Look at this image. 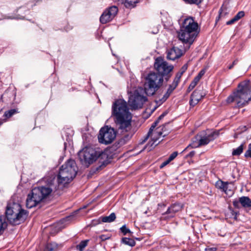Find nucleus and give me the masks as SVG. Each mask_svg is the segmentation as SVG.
<instances>
[{
  "label": "nucleus",
  "mask_w": 251,
  "mask_h": 251,
  "mask_svg": "<svg viewBox=\"0 0 251 251\" xmlns=\"http://www.w3.org/2000/svg\"><path fill=\"white\" fill-rule=\"evenodd\" d=\"M164 81L163 76L155 72L149 73L145 77L144 85L145 93L148 96H153L162 86Z\"/></svg>",
  "instance_id": "nucleus-7"
},
{
  "label": "nucleus",
  "mask_w": 251,
  "mask_h": 251,
  "mask_svg": "<svg viewBox=\"0 0 251 251\" xmlns=\"http://www.w3.org/2000/svg\"><path fill=\"white\" fill-rule=\"evenodd\" d=\"M170 162V161L169 160V159H168L167 160L165 161L164 162H163L161 165H160V168H163L164 167H165V166H166L167 164H168Z\"/></svg>",
  "instance_id": "nucleus-42"
},
{
  "label": "nucleus",
  "mask_w": 251,
  "mask_h": 251,
  "mask_svg": "<svg viewBox=\"0 0 251 251\" xmlns=\"http://www.w3.org/2000/svg\"><path fill=\"white\" fill-rule=\"evenodd\" d=\"M243 150V145H241L239 147H238L235 150H234L232 151V155H240L242 152Z\"/></svg>",
  "instance_id": "nucleus-29"
},
{
  "label": "nucleus",
  "mask_w": 251,
  "mask_h": 251,
  "mask_svg": "<svg viewBox=\"0 0 251 251\" xmlns=\"http://www.w3.org/2000/svg\"><path fill=\"white\" fill-rule=\"evenodd\" d=\"M181 27L185 29L198 33L197 31L198 28V23L195 22L191 17L185 19Z\"/></svg>",
  "instance_id": "nucleus-15"
},
{
  "label": "nucleus",
  "mask_w": 251,
  "mask_h": 251,
  "mask_svg": "<svg viewBox=\"0 0 251 251\" xmlns=\"http://www.w3.org/2000/svg\"><path fill=\"white\" fill-rule=\"evenodd\" d=\"M147 100V99L146 97L141 95L138 92L135 91L134 94L129 97L128 104L132 109L141 108Z\"/></svg>",
  "instance_id": "nucleus-11"
},
{
  "label": "nucleus",
  "mask_w": 251,
  "mask_h": 251,
  "mask_svg": "<svg viewBox=\"0 0 251 251\" xmlns=\"http://www.w3.org/2000/svg\"><path fill=\"white\" fill-rule=\"evenodd\" d=\"M178 153L176 151H175L173 153H172L170 156L169 157L168 159L171 162L173 160H174L177 155Z\"/></svg>",
  "instance_id": "nucleus-34"
},
{
  "label": "nucleus",
  "mask_w": 251,
  "mask_h": 251,
  "mask_svg": "<svg viewBox=\"0 0 251 251\" xmlns=\"http://www.w3.org/2000/svg\"><path fill=\"white\" fill-rule=\"evenodd\" d=\"M88 240L82 241L78 245L76 246L77 250L80 251H82L83 249L86 247L88 244Z\"/></svg>",
  "instance_id": "nucleus-28"
},
{
  "label": "nucleus",
  "mask_w": 251,
  "mask_h": 251,
  "mask_svg": "<svg viewBox=\"0 0 251 251\" xmlns=\"http://www.w3.org/2000/svg\"><path fill=\"white\" fill-rule=\"evenodd\" d=\"M138 0H125L124 5L128 8H132L136 6Z\"/></svg>",
  "instance_id": "nucleus-24"
},
{
  "label": "nucleus",
  "mask_w": 251,
  "mask_h": 251,
  "mask_svg": "<svg viewBox=\"0 0 251 251\" xmlns=\"http://www.w3.org/2000/svg\"><path fill=\"white\" fill-rule=\"evenodd\" d=\"M184 52L185 51L183 50H180L177 47H173L167 51V57L168 59L175 60L180 57Z\"/></svg>",
  "instance_id": "nucleus-16"
},
{
  "label": "nucleus",
  "mask_w": 251,
  "mask_h": 251,
  "mask_svg": "<svg viewBox=\"0 0 251 251\" xmlns=\"http://www.w3.org/2000/svg\"><path fill=\"white\" fill-rule=\"evenodd\" d=\"M197 35L198 33L185 29L181 27L178 32L179 39L184 43L189 44L188 48L190 45L192 44Z\"/></svg>",
  "instance_id": "nucleus-12"
},
{
  "label": "nucleus",
  "mask_w": 251,
  "mask_h": 251,
  "mask_svg": "<svg viewBox=\"0 0 251 251\" xmlns=\"http://www.w3.org/2000/svg\"><path fill=\"white\" fill-rule=\"evenodd\" d=\"M237 62H238L237 60H234V61L233 62V63H232V65L233 66L235 65V64H237Z\"/></svg>",
  "instance_id": "nucleus-48"
},
{
  "label": "nucleus",
  "mask_w": 251,
  "mask_h": 251,
  "mask_svg": "<svg viewBox=\"0 0 251 251\" xmlns=\"http://www.w3.org/2000/svg\"><path fill=\"white\" fill-rule=\"evenodd\" d=\"M179 80H180V79L179 78H177L176 77H175L174 80V82H173V84H176V86H177L179 82Z\"/></svg>",
  "instance_id": "nucleus-44"
},
{
  "label": "nucleus",
  "mask_w": 251,
  "mask_h": 251,
  "mask_svg": "<svg viewBox=\"0 0 251 251\" xmlns=\"http://www.w3.org/2000/svg\"><path fill=\"white\" fill-rule=\"evenodd\" d=\"M116 1L118 2H120L121 3H123L124 0H115Z\"/></svg>",
  "instance_id": "nucleus-47"
},
{
  "label": "nucleus",
  "mask_w": 251,
  "mask_h": 251,
  "mask_svg": "<svg viewBox=\"0 0 251 251\" xmlns=\"http://www.w3.org/2000/svg\"><path fill=\"white\" fill-rule=\"evenodd\" d=\"M167 114V113L164 112L162 113L157 119L156 121H158V122L159 123V121L162 119Z\"/></svg>",
  "instance_id": "nucleus-43"
},
{
  "label": "nucleus",
  "mask_w": 251,
  "mask_h": 251,
  "mask_svg": "<svg viewBox=\"0 0 251 251\" xmlns=\"http://www.w3.org/2000/svg\"><path fill=\"white\" fill-rule=\"evenodd\" d=\"M187 67L188 66L187 64L184 65L181 68L179 72L182 73V74H183L187 70Z\"/></svg>",
  "instance_id": "nucleus-41"
},
{
  "label": "nucleus",
  "mask_w": 251,
  "mask_h": 251,
  "mask_svg": "<svg viewBox=\"0 0 251 251\" xmlns=\"http://www.w3.org/2000/svg\"><path fill=\"white\" fill-rule=\"evenodd\" d=\"M154 68L162 76L167 75L171 72L174 67L173 65H169L166 61L161 57H157L154 62Z\"/></svg>",
  "instance_id": "nucleus-10"
},
{
  "label": "nucleus",
  "mask_w": 251,
  "mask_h": 251,
  "mask_svg": "<svg viewBox=\"0 0 251 251\" xmlns=\"http://www.w3.org/2000/svg\"><path fill=\"white\" fill-rule=\"evenodd\" d=\"M5 215L10 225L16 226L25 221L28 216V212L23 209L20 203L11 199L6 207Z\"/></svg>",
  "instance_id": "nucleus-2"
},
{
  "label": "nucleus",
  "mask_w": 251,
  "mask_h": 251,
  "mask_svg": "<svg viewBox=\"0 0 251 251\" xmlns=\"http://www.w3.org/2000/svg\"><path fill=\"white\" fill-rule=\"evenodd\" d=\"M57 248V245L55 243H48L46 248V251H53Z\"/></svg>",
  "instance_id": "nucleus-27"
},
{
  "label": "nucleus",
  "mask_w": 251,
  "mask_h": 251,
  "mask_svg": "<svg viewBox=\"0 0 251 251\" xmlns=\"http://www.w3.org/2000/svg\"><path fill=\"white\" fill-rule=\"evenodd\" d=\"M72 216H68L66 218L67 219H70L72 218Z\"/></svg>",
  "instance_id": "nucleus-50"
},
{
  "label": "nucleus",
  "mask_w": 251,
  "mask_h": 251,
  "mask_svg": "<svg viewBox=\"0 0 251 251\" xmlns=\"http://www.w3.org/2000/svg\"><path fill=\"white\" fill-rule=\"evenodd\" d=\"M245 156L246 157H251V144L249 145L248 150L245 152Z\"/></svg>",
  "instance_id": "nucleus-35"
},
{
  "label": "nucleus",
  "mask_w": 251,
  "mask_h": 251,
  "mask_svg": "<svg viewBox=\"0 0 251 251\" xmlns=\"http://www.w3.org/2000/svg\"><path fill=\"white\" fill-rule=\"evenodd\" d=\"M81 163L88 167L98 159H104L107 158V154L100 148L86 147L80 151L78 153Z\"/></svg>",
  "instance_id": "nucleus-4"
},
{
  "label": "nucleus",
  "mask_w": 251,
  "mask_h": 251,
  "mask_svg": "<svg viewBox=\"0 0 251 251\" xmlns=\"http://www.w3.org/2000/svg\"><path fill=\"white\" fill-rule=\"evenodd\" d=\"M240 202H239V200L238 201H234L233 202V204L234 206L236 208H239L240 207Z\"/></svg>",
  "instance_id": "nucleus-40"
},
{
  "label": "nucleus",
  "mask_w": 251,
  "mask_h": 251,
  "mask_svg": "<svg viewBox=\"0 0 251 251\" xmlns=\"http://www.w3.org/2000/svg\"><path fill=\"white\" fill-rule=\"evenodd\" d=\"M166 135V134H164L163 135V136H165Z\"/></svg>",
  "instance_id": "nucleus-53"
},
{
  "label": "nucleus",
  "mask_w": 251,
  "mask_h": 251,
  "mask_svg": "<svg viewBox=\"0 0 251 251\" xmlns=\"http://www.w3.org/2000/svg\"><path fill=\"white\" fill-rule=\"evenodd\" d=\"M176 87V84H174L172 83L171 85H170L167 92L163 95V97L161 99H159L158 100H156L157 104L160 105L165 101Z\"/></svg>",
  "instance_id": "nucleus-19"
},
{
  "label": "nucleus",
  "mask_w": 251,
  "mask_h": 251,
  "mask_svg": "<svg viewBox=\"0 0 251 251\" xmlns=\"http://www.w3.org/2000/svg\"><path fill=\"white\" fill-rule=\"evenodd\" d=\"M161 129L160 127L157 128L152 135L149 136L151 138V140L149 142L147 146V147H149V150H151L159 144V142H157L160 137L163 135V132L160 131Z\"/></svg>",
  "instance_id": "nucleus-14"
},
{
  "label": "nucleus",
  "mask_w": 251,
  "mask_h": 251,
  "mask_svg": "<svg viewBox=\"0 0 251 251\" xmlns=\"http://www.w3.org/2000/svg\"><path fill=\"white\" fill-rule=\"evenodd\" d=\"M183 207V205L181 203H176L172 204L163 214H172L171 217H174V214L180 211Z\"/></svg>",
  "instance_id": "nucleus-18"
},
{
  "label": "nucleus",
  "mask_w": 251,
  "mask_h": 251,
  "mask_svg": "<svg viewBox=\"0 0 251 251\" xmlns=\"http://www.w3.org/2000/svg\"><path fill=\"white\" fill-rule=\"evenodd\" d=\"M182 75H183V74H182V73H180V72H179V73H178L176 75V78H177H177L180 79V78H181V76H182Z\"/></svg>",
  "instance_id": "nucleus-46"
},
{
  "label": "nucleus",
  "mask_w": 251,
  "mask_h": 251,
  "mask_svg": "<svg viewBox=\"0 0 251 251\" xmlns=\"http://www.w3.org/2000/svg\"><path fill=\"white\" fill-rule=\"evenodd\" d=\"M238 20L236 19V18L235 17H234V18H233L232 19H231L230 20H229L226 22V25H229L233 24V23H234L235 22H236Z\"/></svg>",
  "instance_id": "nucleus-38"
},
{
  "label": "nucleus",
  "mask_w": 251,
  "mask_h": 251,
  "mask_svg": "<svg viewBox=\"0 0 251 251\" xmlns=\"http://www.w3.org/2000/svg\"><path fill=\"white\" fill-rule=\"evenodd\" d=\"M16 113L15 109H11L9 111H6L3 115L4 119H0V126L3 123L6 118L11 117L13 114Z\"/></svg>",
  "instance_id": "nucleus-23"
},
{
  "label": "nucleus",
  "mask_w": 251,
  "mask_h": 251,
  "mask_svg": "<svg viewBox=\"0 0 251 251\" xmlns=\"http://www.w3.org/2000/svg\"><path fill=\"white\" fill-rule=\"evenodd\" d=\"M116 219V215L114 213H112L108 216H105L102 218V221L104 223H111Z\"/></svg>",
  "instance_id": "nucleus-25"
},
{
  "label": "nucleus",
  "mask_w": 251,
  "mask_h": 251,
  "mask_svg": "<svg viewBox=\"0 0 251 251\" xmlns=\"http://www.w3.org/2000/svg\"><path fill=\"white\" fill-rule=\"evenodd\" d=\"M195 153V152L194 151H192L187 155V156L189 157H192L194 155Z\"/></svg>",
  "instance_id": "nucleus-45"
},
{
  "label": "nucleus",
  "mask_w": 251,
  "mask_h": 251,
  "mask_svg": "<svg viewBox=\"0 0 251 251\" xmlns=\"http://www.w3.org/2000/svg\"><path fill=\"white\" fill-rule=\"evenodd\" d=\"M116 135V132L114 128L107 126H104L100 130L98 136L99 141L100 143L107 145L112 142Z\"/></svg>",
  "instance_id": "nucleus-9"
},
{
  "label": "nucleus",
  "mask_w": 251,
  "mask_h": 251,
  "mask_svg": "<svg viewBox=\"0 0 251 251\" xmlns=\"http://www.w3.org/2000/svg\"><path fill=\"white\" fill-rule=\"evenodd\" d=\"M233 66L232 65H231L230 66H229L228 67V69H232L233 68Z\"/></svg>",
  "instance_id": "nucleus-49"
},
{
  "label": "nucleus",
  "mask_w": 251,
  "mask_h": 251,
  "mask_svg": "<svg viewBox=\"0 0 251 251\" xmlns=\"http://www.w3.org/2000/svg\"><path fill=\"white\" fill-rule=\"evenodd\" d=\"M239 202L242 207L249 208L251 207V200L246 196H242L239 198Z\"/></svg>",
  "instance_id": "nucleus-20"
},
{
  "label": "nucleus",
  "mask_w": 251,
  "mask_h": 251,
  "mask_svg": "<svg viewBox=\"0 0 251 251\" xmlns=\"http://www.w3.org/2000/svg\"><path fill=\"white\" fill-rule=\"evenodd\" d=\"M132 136L131 134H128L124 136L122 140H123L124 141H126L128 140Z\"/></svg>",
  "instance_id": "nucleus-39"
},
{
  "label": "nucleus",
  "mask_w": 251,
  "mask_h": 251,
  "mask_svg": "<svg viewBox=\"0 0 251 251\" xmlns=\"http://www.w3.org/2000/svg\"><path fill=\"white\" fill-rule=\"evenodd\" d=\"M121 232L124 234V235H126V234H127V233H130V230L127 228L126 226L125 225L124 226H123L121 228Z\"/></svg>",
  "instance_id": "nucleus-32"
},
{
  "label": "nucleus",
  "mask_w": 251,
  "mask_h": 251,
  "mask_svg": "<svg viewBox=\"0 0 251 251\" xmlns=\"http://www.w3.org/2000/svg\"><path fill=\"white\" fill-rule=\"evenodd\" d=\"M244 15L245 13L244 11H240L234 17L237 20H239L240 19L244 17Z\"/></svg>",
  "instance_id": "nucleus-33"
},
{
  "label": "nucleus",
  "mask_w": 251,
  "mask_h": 251,
  "mask_svg": "<svg viewBox=\"0 0 251 251\" xmlns=\"http://www.w3.org/2000/svg\"><path fill=\"white\" fill-rule=\"evenodd\" d=\"M122 242L123 244L130 247H133L135 245V242L133 239L126 237L123 238Z\"/></svg>",
  "instance_id": "nucleus-26"
},
{
  "label": "nucleus",
  "mask_w": 251,
  "mask_h": 251,
  "mask_svg": "<svg viewBox=\"0 0 251 251\" xmlns=\"http://www.w3.org/2000/svg\"><path fill=\"white\" fill-rule=\"evenodd\" d=\"M222 16V13L221 12H219V17Z\"/></svg>",
  "instance_id": "nucleus-51"
},
{
  "label": "nucleus",
  "mask_w": 251,
  "mask_h": 251,
  "mask_svg": "<svg viewBox=\"0 0 251 251\" xmlns=\"http://www.w3.org/2000/svg\"><path fill=\"white\" fill-rule=\"evenodd\" d=\"M203 97L200 90H195L191 96L190 104L192 106L196 105Z\"/></svg>",
  "instance_id": "nucleus-17"
},
{
  "label": "nucleus",
  "mask_w": 251,
  "mask_h": 251,
  "mask_svg": "<svg viewBox=\"0 0 251 251\" xmlns=\"http://www.w3.org/2000/svg\"><path fill=\"white\" fill-rule=\"evenodd\" d=\"M205 71L204 70H201L198 75L194 78V81L196 82L197 83L199 81V80L201 79V77L204 75L205 74Z\"/></svg>",
  "instance_id": "nucleus-30"
},
{
  "label": "nucleus",
  "mask_w": 251,
  "mask_h": 251,
  "mask_svg": "<svg viewBox=\"0 0 251 251\" xmlns=\"http://www.w3.org/2000/svg\"><path fill=\"white\" fill-rule=\"evenodd\" d=\"M216 186L217 188L223 190L224 192L226 193L228 183L227 182H223L222 180H218L216 183Z\"/></svg>",
  "instance_id": "nucleus-22"
},
{
  "label": "nucleus",
  "mask_w": 251,
  "mask_h": 251,
  "mask_svg": "<svg viewBox=\"0 0 251 251\" xmlns=\"http://www.w3.org/2000/svg\"><path fill=\"white\" fill-rule=\"evenodd\" d=\"M77 173L76 163L74 160L69 159L63 164L59 170L58 175L59 185L70 183L75 176Z\"/></svg>",
  "instance_id": "nucleus-6"
},
{
  "label": "nucleus",
  "mask_w": 251,
  "mask_h": 251,
  "mask_svg": "<svg viewBox=\"0 0 251 251\" xmlns=\"http://www.w3.org/2000/svg\"><path fill=\"white\" fill-rule=\"evenodd\" d=\"M112 110L118 129L122 132L128 131L131 128L132 115L129 111L126 102L121 99L116 100L112 105Z\"/></svg>",
  "instance_id": "nucleus-1"
},
{
  "label": "nucleus",
  "mask_w": 251,
  "mask_h": 251,
  "mask_svg": "<svg viewBox=\"0 0 251 251\" xmlns=\"http://www.w3.org/2000/svg\"><path fill=\"white\" fill-rule=\"evenodd\" d=\"M99 238L100 239L101 241H103L109 239L110 236L106 235H101L100 236H99Z\"/></svg>",
  "instance_id": "nucleus-37"
},
{
  "label": "nucleus",
  "mask_w": 251,
  "mask_h": 251,
  "mask_svg": "<svg viewBox=\"0 0 251 251\" xmlns=\"http://www.w3.org/2000/svg\"><path fill=\"white\" fill-rule=\"evenodd\" d=\"M197 84V83L193 80L190 84L188 87V90L189 91H191L196 86Z\"/></svg>",
  "instance_id": "nucleus-36"
},
{
  "label": "nucleus",
  "mask_w": 251,
  "mask_h": 251,
  "mask_svg": "<svg viewBox=\"0 0 251 251\" xmlns=\"http://www.w3.org/2000/svg\"><path fill=\"white\" fill-rule=\"evenodd\" d=\"M251 101V85L249 80H245L240 83L237 90L233 92L226 100L227 103L235 102L238 106H243Z\"/></svg>",
  "instance_id": "nucleus-3"
},
{
  "label": "nucleus",
  "mask_w": 251,
  "mask_h": 251,
  "mask_svg": "<svg viewBox=\"0 0 251 251\" xmlns=\"http://www.w3.org/2000/svg\"><path fill=\"white\" fill-rule=\"evenodd\" d=\"M118 12V8L113 6L105 10L100 17V22L102 24H106L111 21Z\"/></svg>",
  "instance_id": "nucleus-13"
},
{
  "label": "nucleus",
  "mask_w": 251,
  "mask_h": 251,
  "mask_svg": "<svg viewBox=\"0 0 251 251\" xmlns=\"http://www.w3.org/2000/svg\"><path fill=\"white\" fill-rule=\"evenodd\" d=\"M158 123V121H156L152 124L148 133V137L152 135V134L156 130L155 129L154 131H153L154 128L157 126Z\"/></svg>",
  "instance_id": "nucleus-31"
},
{
  "label": "nucleus",
  "mask_w": 251,
  "mask_h": 251,
  "mask_svg": "<svg viewBox=\"0 0 251 251\" xmlns=\"http://www.w3.org/2000/svg\"><path fill=\"white\" fill-rule=\"evenodd\" d=\"M234 138H237V134H235Z\"/></svg>",
  "instance_id": "nucleus-52"
},
{
  "label": "nucleus",
  "mask_w": 251,
  "mask_h": 251,
  "mask_svg": "<svg viewBox=\"0 0 251 251\" xmlns=\"http://www.w3.org/2000/svg\"><path fill=\"white\" fill-rule=\"evenodd\" d=\"M53 191L52 185L35 187L27 195L26 206L31 208L47 198Z\"/></svg>",
  "instance_id": "nucleus-5"
},
{
  "label": "nucleus",
  "mask_w": 251,
  "mask_h": 251,
  "mask_svg": "<svg viewBox=\"0 0 251 251\" xmlns=\"http://www.w3.org/2000/svg\"><path fill=\"white\" fill-rule=\"evenodd\" d=\"M219 133V131H215L203 136H201V135H197L193 139L192 143L189 144L183 151L187 150L189 147L196 148L208 144L210 141H213L218 136Z\"/></svg>",
  "instance_id": "nucleus-8"
},
{
  "label": "nucleus",
  "mask_w": 251,
  "mask_h": 251,
  "mask_svg": "<svg viewBox=\"0 0 251 251\" xmlns=\"http://www.w3.org/2000/svg\"><path fill=\"white\" fill-rule=\"evenodd\" d=\"M7 227V222L2 216H0V236L3 233Z\"/></svg>",
  "instance_id": "nucleus-21"
}]
</instances>
